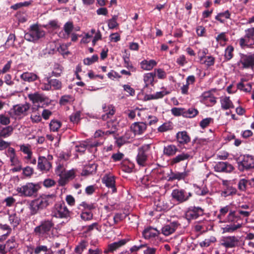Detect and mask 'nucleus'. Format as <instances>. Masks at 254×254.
Returning <instances> with one entry per match:
<instances>
[{
    "label": "nucleus",
    "instance_id": "f257e3e1",
    "mask_svg": "<svg viewBox=\"0 0 254 254\" xmlns=\"http://www.w3.org/2000/svg\"><path fill=\"white\" fill-rule=\"evenodd\" d=\"M5 154L9 159L10 166L12 167L10 171L12 173L20 172L22 170V162L19 159L15 150L11 147H8L5 152Z\"/></svg>",
    "mask_w": 254,
    "mask_h": 254
},
{
    "label": "nucleus",
    "instance_id": "f03ea898",
    "mask_svg": "<svg viewBox=\"0 0 254 254\" xmlns=\"http://www.w3.org/2000/svg\"><path fill=\"white\" fill-rule=\"evenodd\" d=\"M40 189L38 183H27L16 188V190L21 196L32 197L35 196Z\"/></svg>",
    "mask_w": 254,
    "mask_h": 254
},
{
    "label": "nucleus",
    "instance_id": "7ed1b4c3",
    "mask_svg": "<svg viewBox=\"0 0 254 254\" xmlns=\"http://www.w3.org/2000/svg\"><path fill=\"white\" fill-rule=\"evenodd\" d=\"M56 173L60 177L59 184L61 186L65 185L69 179H72L75 176L74 170L65 171L64 166L61 165L57 166Z\"/></svg>",
    "mask_w": 254,
    "mask_h": 254
},
{
    "label": "nucleus",
    "instance_id": "20e7f679",
    "mask_svg": "<svg viewBox=\"0 0 254 254\" xmlns=\"http://www.w3.org/2000/svg\"><path fill=\"white\" fill-rule=\"evenodd\" d=\"M192 195V193L191 192L187 191L183 189H174L171 194L172 200L178 204L188 201Z\"/></svg>",
    "mask_w": 254,
    "mask_h": 254
},
{
    "label": "nucleus",
    "instance_id": "39448f33",
    "mask_svg": "<svg viewBox=\"0 0 254 254\" xmlns=\"http://www.w3.org/2000/svg\"><path fill=\"white\" fill-rule=\"evenodd\" d=\"M54 226V224L51 220H43L41 221L40 225L34 228V232L39 237L47 238Z\"/></svg>",
    "mask_w": 254,
    "mask_h": 254
},
{
    "label": "nucleus",
    "instance_id": "423d86ee",
    "mask_svg": "<svg viewBox=\"0 0 254 254\" xmlns=\"http://www.w3.org/2000/svg\"><path fill=\"white\" fill-rule=\"evenodd\" d=\"M29 108L30 106L27 103L16 105L10 110L9 114L12 118L19 120L26 115Z\"/></svg>",
    "mask_w": 254,
    "mask_h": 254
},
{
    "label": "nucleus",
    "instance_id": "0eeeda50",
    "mask_svg": "<svg viewBox=\"0 0 254 254\" xmlns=\"http://www.w3.org/2000/svg\"><path fill=\"white\" fill-rule=\"evenodd\" d=\"M45 35L44 31L37 25L30 27L29 31L25 34V39L28 41H35Z\"/></svg>",
    "mask_w": 254,
    "mask_h": 254
},
{
    "label": "nucleus",
    "instance_id": "6e6552de",
    "mask_svg": "<svg viewBox=\"0 0 254 254\" xmlns=\"http://www.w3.org/2000/svg\"><path fill=\"white\" fill-rule=\"evenodd\" d=\"M159 232L155 228L149 227L145 229L142 235L145 239L149 240L155 246L158 245L159 242L160 241L158 235Z\"/></svg>",
    "mask_w": 254,
    "mask_h": 254
},
{
    "label": "nucleus",
    "instance_id": "1a4fd4ad",
    "mask_svg": "<svg viewBox=\"0 0 254 254\" xmlns=\"http://www.w3.org/2000/svg\"><path fill=\"white\" fill-rule=\"evenodd\" d=\"M138 152L136 157L137 163L140 166H144L147 158L150 153V145L145 144L138 148Z\"/></svg>",
    "mask_w": 254,
    "mask_h": 254
},
{
    "label": "nucleus",
    "instance_id": "9d476101",
    "mask_svg": "<svg viewBox=\"0 0 254 254\" xmlns=\"http://www.w3.org/2000/svg\"><path fill=\"white\" fill-rule=\"evenodd\" d=\"M240 60L238 63L243 68H253L254 66V53L248 54H240Z\"/></svg>",
    "mask_w": 254,
    "mask_h": 254
},
{
    "label": "nucleus",
    "instance_id": "9b49d317",
    "mask_svg": "<svg viewBox=\"0 0 254 254\" xmlns=\"http://www.w3.org/2000/svg\"><path fill=\"white\" fill-rule=\"evenodd\" d=\"M254 168V157L252 155H244L243 159L238 162V169L241 171Z\"/></svg>",
    "mask_w": 254,
    "mask_h": 254
},
{
    "label": "nucleus",
    "instance_id": "f8f14e48",
    "mask_svg": "<svg viewBox=\"0 0 254 254\" xmlns=\"http://www.w3.org/2000/svg\"><path fill=\"white\" fill-rule=\"evenodd\" d=\"M54 215L59 218H67L69 216V211L64 202H59L55 205Z\"/></svg>",
    "mask_w": 254,
    "mask_h": 254
},
{
    "label": "nucleus",
    "instance_id": "ddd939ff",
    "mask_svg": "<svg viewBox=\"0 0 254 254\" xmlns=\"http://www.w3.org/2000/svg\"><path fill=\"white\" fill-rule=\"evenodd\" d=\"M214 169L217 172L230 173L234 170V167L227 162H219L214 166Z\"/></svg>",
    "mask_w": 254,
    "mask_h": 254
},
{
    "label": "nucleus",
    "instance_id": "4468645a",
    "mask_svg": "<svg viewBox=\"0 0 254 254\" xmlns=\"http://www.w3.org/2000/svg\"><path fill=\"white\" fill-rule=\"evenodd\" d=\"M54 195H43L41 197L36 199V201L39 204L40 207L43 208L48 206L55 200Z\"/></svg>",
    "mask_w": 254,
    "mask_h": 254
},
{
    "label": "nucleus",
    "instance_id": "2eb2a0df",
    "mask_svg": "<svg viewBox=\"0 0 254 254\" xmlns=\"http://www.w3.org/2000/svg\"><path fill=\"white\" fill-rule=\"evenodd\" d=\"M102 182L108 188L112 189L113 192L116 191L115 188V180L114 176L111 174H107L104 176L102 179Z\"/></svg>",
    "mask_w": 254,
    "mask_h": 254
},
{
    "label": "nucleus",
    "instance_id": "dca6fc26",
    "mask_svg": "<svg viewBox=\"0 0 254 254\" xmlns=\"http://www.w3.org/2000/svg\"><path fill=\"white\" fill-rule=\"evenodd\" d=\"M37 167L40 171L46 172L51 168L52 164L46 160V157L40 156L38 160Z\"/></svg>",
    "mask_w": 254,
    "mask_h": 254
},
{
    "label": "nucleus",
    "instance_id": "f3484780",
    "mask_svg": "<svg viewBox=\"0 0 254 254\" xmlns=\"http://www.w3.org/2000/svg\"><path fill=\"white\" fill-rule=\"evenodd\" d=\"M238 242V239L235 236L223 237L221 239V245L226 248L235 247Z\"/></svg>",
    "mask_w": 254,
    "mask_h": 254
},
{
    "label": "nucleus",
    "instance_id": "a211bd4d",
    "mask_svg": "<svg viewBox=\"0 0 254 254\" xmlns=\"http://www.w3.org/2000/svg\"><path fill=\"white\" fill-rule=\"evenodd\" d=\"M8 221L13 228L17 227L21 222L20 215L16 212H8Z\"/></svg>",
    "mask_w": 254,
    "mask_h": 254
},
{
    "label": "nucleus",
    "instance_id": "6ab92c4d",
    "mask_svg": "<svg viewBox=\"0 0 254 254\" xmlns=\"http://www.w3.org/2000/svg\"><path fill=\"white\" fill-rule=\"evenodd\" d=\"M146 124L143 122H136L131 126V129L135 134H141L146 129Z\"/></svg>",
    "mask_w": 254,
    "mask_h": 254
},
{
    "label": "nucleus",
    "instance_id": "aec40b11",
    "mask_svg": "<svg viewBox=\"0 0 254 254\" xmlns=\"http://www.w3.org/2000/svg\"><path fill=\"white\" fill-rule=\"evenodd\" d=\"M177 223H171L170 224L165 225L162 229V233L165 236H169L173 233L177 228Z\"/></svg>",
    "mask_w": 254,
    "mask_h": 254
},
{
    "label": "nucleus",
    "instance_id": "412c9836",
    "mask_svg": "<svg viewBox=\"0 0 254 254\" xmlns=\"http://www.w3.org/2000/svg\"><path fill=\"white\" fill-rule=\"evenodd\" d=\"M221 108L223 110H228L234 108V106L229 97L224 96L220 98Z\"/></svg>",
    "mask_w": 254,
    "mask_h": 254
},
{
    "label": "nucleus",
    "instance_id": "4be33fe9",
    "mask_svg": "<svg viewBox=\"0 0 254 254\" xmlns=\"http://www.w3.org/2000/svg\"><path fill=\"white\" fill-rule=\"evenodd\" d=\"M227 181H223V185L226 186L225 188L221 192V195L223 197H227L236 193L237 190L232 186H227Z\"/></svg>",
    "mask_w": 254,
    "mask_h": 254
},
{
    "label": "nucleus",
    "instance_id": "5701e85b",
    "mask_svg": "<svg viewBox=\"0 0 254 254\" xmlns=\"http://www.w3.org/2000/svg\"><path fill=\"white\" fill-rule=\"evenodd\" d=\"M126 240H121L118 242L113 243L108 245V249L105 251V253L113 252L126 243Z\"/></svg>",
    "mask_w": 254,
    "mask_h": 254
},
{
    "label": "nucleus",
    "instance_id": "b1692460",
    "mask_svg": "<svg viewBox=\"0 0 254 254\" xmlns=\"http://www.w3.org/2000/svg\"><path fill=\"white\" fill-rule=\"evenodd\" d=\"M157 64L156 62L154 60L147 61L144 60L140 63V66L142 69L145 70H150Z\"/></svg>",
    "mask_w": 254,
    "mask_h": 254
},
{
    "label": "nucleus",
    "instance_id": "393cba45",
    "mask_svg": "<svg viewBox=\"0 0 254 254\" xmlns=\"http://www.w3.org/2000/svg\"><path fill=\"white\" fill-rule=\"evenodd\" d=\"M189 174L188 171H185L183 172H176L175 173H171L169 176V180H181L185 179Z\"/></svg>",
    "mask_w": 254,
    "mask_h": 254
},
{
    "label": "nucleus",
    "instance_id": "a878e982",
    "mask_svg": "<svg viewBox=\"0 0 254 254\" xmlns=\"http://www.w3.org/2000/svg\"><path fill=\"white\" fill-rule=\"evenodd\" d=\"M177 141L181 144H186L190 142V138L186 131H180L177 134Z\"/></svg>",
    "mask_w": 254,
    "mask_h": 254
},
{
    "label": "nucleus",
    "instance_id": "bb28decb",
    "mask_svg": "<svg viewBox=\"0 0 254 254\" xmlns=\"http://www.w3.org/2000/svg\"><path fill=\"white\" fill-rule=\"evenodd\" d=\"M14 130V127L11 126H8L0 128V137L7 138L10 136Z\"/></svg>",
    "mask_w": 254,
    "mask_h": 254
},
{
    "label": "nucleus",
    "instance_id": "cd10ccee",
    "mask_svg": "<svg viewBox=\"0 0 254 254\" xmlns=\"http://www.w3.org/2000/svg\"><path fill=\"white\" fill-rule=\"evenodd\" d=\"M39 88L42 90L49 91L51 89V84L50 78L45 77L44 79L39 81Z\"/></svg>",
    "mask_w": 254,
    "mask_h": 254
},
{
    "label": "nucleus",
    "instance_id": "c85d7f7f",
    "mask_svg": "<svg viewBox=\"0 0 254 254\" xmlns=\"http://www.w3.org/2000/svg\"><path fill=\"white\" fill-rule=\"evenodd\" d=\"M20 78L25 81L30 82L37 79L38 76L33 72H25L20 75Z\"/></svg>",
    "mask_w": 254,
    "mask_h": 254
},
{
    "label": "nucleus",
    "instance_id": "c756f323",
    "mask_svg": "<svg viewBox=\"0 0 254 254\" xmlns=\"http://www.w3.org/2000/svg\"><path fill=\"white\" fill-rule=\"evenodd\" d=\"M28 97L33 104L42 103L45 101L44 96L38 93L30 94L28 95Z\"/></svg>",
    "mask_w": 254,
    "mask_h": 254
},
{
    "label": "nucleus",
    "instance_id": "7c9ffc66",
    "mask_svg": "<svg viewBox=\"0 0 254 254\" xmlns=\"http://www.w3.org/2000/svg\"><path fill=\"white\" fill-rule=\"evenodd\" d=\"M178 148L174 145H168L164 147L163 153L165 155L171 156L175 155L177 151Z\"/></svg>",
    "mask_w": 254,
    "mask_h": 254
},
{
    "label": "nucleus",
    "instance_id": "2f4dec72",
    "mask_svg": "<svg viewBox=\"0 0 254 254\" xmlns=\"http://www.w3.org/2000/svg\"><path fill=\"white\" fill-rule=\"evenodd\" d=\"M241 226L242 225L240 223L227 225L225 227L222 228L223 230L222 233H232L240 228Z\"/></svg>",
    "mask_w": 254,
    "mask_h": 254
},
{
    "label": "nucleus",
    "instance_id": "473e14b6",
    "mask_svg": "<svg viewBox=\"0 0 254 254\" xmlns=\"http://www.w3.org/2000/svg\"><path fill=\"white\" fill-rule=\"evenodd\" d=\"M20 150L26 156L25 159H30L33 155L31 146L29 144H22L20 145Z\"/></svg>",
    "mask_w": 254,
    "mask_h": 254
},
{
    "label": "nucleus",
    "instance_id": "72a5a7b5",
    "mask_svg": "<svg viewBox=\"0 0 254 254\" xmlns=\"http://www.w3.org/2000/svg\"><path fill=\"white\" fill-rule=\"evenodd\" d=\"M200 63L204 64L209 67L213 65L215 63V58L212 56H203L200 58Z\"/></svg>",
    "mask_w": 254,
    "mask_h": 254
},
{
    "label": "nucleus",
    "instance_id": "f704fd0d",
    "mask_svg": "<svg viewBox=\"0 0 254 254\" xmlns=\"http://www.w3.org/2000/svg\"><path fill=\"white\" fill-rule=\"evenodd\" d=\"M230 16L231 13L229 10H227L223 12L219 13L215 16V19L223 23L225 22L226 19H229L230 18Z\"/></svg>",
    "mask_w": 254,
    "mask_h": 254
},
{
    "label": "nucleus",
    "instance_id": "c9c22d12",
    "mask_svg": "<svg viewBox=\"0 0 254 254\" xmlns=\"http://www.w3.org/2000/svg\"><path fill=\"white\" fill-rule=\"evenodd\" d=\"M89 145L94 147L96 146V144H89L86 142L80 143L79 144L75 146V151L77 152L83 153L85 151L86 148H87Z\"/></svg>",
    "mask_w": 254,
    "mask_h": 254
},
{
    "label": "nucleus",
    "instance_id": "e433bc0d",
    "mask_svg": "<svg viewBox=\"0 0 254 254\" xmlns=\"http://www.w3.org/2000/svg\"><path fill=\"white\" fill-rule=\"evenodd\" d=\"M6 231V233H3L0 236V241L5 239L6 237L11 233V228L7 224H0V231Z\"/></svg>",
    "mask_w": 254,
    "mask_h": 254
},
{
    "label": "nucleus",
    "instance_id": "4c0bfd02",
    "mask_svg": "<svg viewBox=\"0 0 254 254\" xmlns=\"http://www.w3.org/2000/svg\"><path fill=\"white\" fill-rule=\"evenodd\" d=\"M198 114V110L194 108H190L188 110L184 109V117L191 118L195 117Z\"/></svg>",
    "mask_w": 254,
    "mask_h": 254
},
{
    "label": "nucleus",
    "instance_id": "58836bf2",
    "mask_svg": "<svg viewBox=\"0 0 254 254\" xmlns=\"http://www.w3.org/2000/svg\"><path fill=\"white\" fill-rule=\"evenodd\" d=\"M96 169V166L94 164L87 165L83 169V170L81 173V175L82 176L89 175L92 174L93 172H95Z\"/></svg>",
    "mask_w": 254,
    "mask_h": 254
},
{
    "label": "nucleus",
    "instance_id": "ea45409f",
    "mask_svg": "<svg viewBox=\"0 0 254 254\" xmlns=\"http://www.w3.org/2000/svg\"><path fill=\"white\" fill-rule=\"evenodd\" d=\"M104 128H105V127ZM106 128L109 129L105 131L106 135L113 133L117 129L116 123L111 121L107 122L106 125Z\"/></svg>",
    "mask_w": 254,
    "mask_h": 254
},
{
    "label": "nucleus",
    "instance_id": "a19ab883",
    "mask_svg": "<svg viewBox=\"0 0 254 254\" xmlns=\"http://www.w3.org/2000/svg\"><path fill=\"white\" fill-rule=\"evenodd\" d=\"M216 40L219 43L220 45L224 46L228 41V38L226 36V33L225 32H222L217 35L216 37Z\"/></svg>",
    "mask_w": 254,
    "mask_h": 254
},
{
    "label": "nucleus",
    "instance_id": "79ce46f5",
    "mask_svg": "<svg viewBox=\"0 0 254 254\" xmlns=\"http://www.w3.org/2000/svg\"><path fill=\"white\" fill-rule=\"evenodd\" d=\"M190 157V155L189 153H183L181 154L178 155L176 157L172 159L173 163H177L182 161L187 160Z\"/></svg>",
    "mask_w": 254,
    "mask_h": 254
},
{
    "label": "nucleus",
    "instance_id": "37998d69",
    "mask_svg": "<svg viewBox=\"0 0 254 254\" xmlns=\"http://www.w3.org/2000/svg\"><path fill=\"white\" fill-rule=\"evenodd\" d=\"M61 125V122L56 120H53L51 121L49 126L51 131H57L60 128Z\"/></svg>",
    "mask_w": 254,
    "mask_h": 254
},
{
    "label": "nucleus",
    "instance_id": "c03bdc74",
    "mask_svg": "<svg viewBox=\"0 0 254 254\" xmlns=\"http://www.w3.org/2000/svg\"><path fill=\"white\" fill-rule=\"evenodd\" d=\"M154 76V74L152 72L147 73L144 75L143 80L146 86L153 83Z\"/></svg>",
    "mask_w": 254,
    "mask_h": 254
},
{
    "label": "nucleus",
    "instance_id": "a18cd8bd",
    "mask_svg": "<svg viewBox=\"0 0 254 254\" xmlns=\"http://www.w3.org/2000/svg\"><path fill=\"white\" fill-rule=\"evenodd\" d=\"M118 16L114 15L112 18L108 21V26L109 29H113L118 27L119 24L117 22Z\"/></svg>",
    "mask_w": 254,
    "mask_h": 254
},
{
    "label": "nucleus",
    "instance_id": "49530a36",
    "mask_svg": "<svg viewBox=\"0 0 254 254\" xmlns=\"http://www.w3.org/2000/svg\"><path fill=\"white\" fill-rule=\"evenodd\" d=\"M216 241V239L214 237L211 236L209 238L205 239L204 241L199 243V246L201 247H208L212 243H214Z\"/></svg>",
    "mask_w": 254,
    "mask_h": 254
},
{
    "label": "nucleus",
    "instance_id": "de8ad7c7",
    "mask_svg": "<svg viewBox=\"0 0 254 254\" xmlns=\"http://www.w3.org/2000/svg\"><path fill=\"white\" fill-rule=\"evenodd\" d=\"M173 128L172 124L170 122H166L164 123L163 125L160 126L158 128V130L159 132H163L170 130H171Z\"/></svg>",
    "mask_w": 254,
    "mask_h": 254
},
{
    "label": "nucleus",
    "instance_id": "09e8293b",
    "mask_svg": "<svg viewBox=\"0 0 254 254\" xmlns=\"http://www.w3.org/2000/svg\"><path fill=\"white\" fill-rule=\"evenodd\" d=\"M107 108L108 110H106V107L104 108V111L106 112V115L102 116L104 120L113 115L115 112V108L112 105H109Z\"/></svg>",
    "mask_w": 254,
    "mask_h": 254
},
{
    "label": "nucleus",
    "instance_id": "8fccbe9b",
    "mask_svg": "<svg viewBox=\"0 0 254 254\" xmlns=\"http://www.w3.org/2000/svg\"><path fill=\"white\" fill-rule=\"evenodd\" d=\"M88 244L85 241H82L75 248V252L77 254H81L83 251L86 248Z\"/></svg>",
    "mask_w": 254,
    "mask_h": 254
},
{
    "label": "nucleus",
    "instance_id": "3c124183",
    "mask_svg": "<svg viewBox=\"0 0 254 254\" xmlns=\"http://www.w3.org/2000/svg\"><path fill=\"white\" fill-rule=\"evenodd\" d=\"M10 115L0 114V124L3 126H7L10 123Z\"/></svg>",
    "mask_w": 254,
    "mask_h": 254
},
{
    "label": "nucleus",
    "instance_id": "603ef678",
    "mask_svg": "<svg viewBox=\"0 0 254 254\" xmlns=\"http://www.w3.org/2000/svg\"><path fill=\"white\" fill-rule=\"evenodd\" d=\"M170 93V92L166 91L165 89H162V90L157 92L152 95H151V99H157L159 98H162L165 95L168 94Z\"/></svg>",
    "mask_w": 254,
    "mask_h": 254
},
{
    "label": "nucleus",
    "instance_id": "864d4df0",
    "mask_svg": "<svg viewBox=\"0 0 254 254\" xmlns=\"http://www.w3.org/2000/svg\"><path fill=\"white\" fill-rule=\"evenodd\" d=\"M186 216L187 219H194L198 217V214L195 209H190L186 213Z\"/></svg>",
    "mask_w": 254,
    "mask_h": 254
},
{
    "label": "nucleus",
    "instance_id": "5fc2aeb1",
    "mask_svg": "<svg viewBox=\"0 0 254 254\" xmlns=\"http://www.w3.org/2000/svg\"><path fill=\"white\" fill-rule=\"evenodd\" d=\"M80 217L84 221H88L92 219L93 214L90 210H85L81 213Z\"/></svg>",
    "mask_w": 254,
    "mask_h": 254
},
{
    "label": "nucleus",
    "instance_id": "6e6d98bb",
    "mask_svg": "<svg viewBox=\"0 0 254 254\" xmlns=\"http://www.w3.org/2000/svg\"><path fill=\"white\" fill-rule=\"evenodd\" d=\"M194 187L195 188V192L198 195H204L209 192V190L206 188H203L201 189L200 187L196 185H194Z\"/></svg>",
    "mask_w": 254,
    "mask_h": 254
},
{
    "label": "nucleus",
    "instance_id": "4d7b16f0",
    "mask_svg": "<svg viewBox=\"0 0 254 254\" xmlns=\"http://www.w3.org/2000/svg\"><path fill=\"white\" fill-rule=\"evenodd\" d=\"M234 51V48L232 46H228L225 51V58L227 60H230L233 57V52Z\"/></svg>",
    "mask_w": 254,
    "mask_h": 254
},
{
    "label": "nucleus",
    "instance_id": "13d9d810",
    "mask_svg": "<svg viewBox=\"0 0 254 254\" xmlns=\"http://www.w3.org/2000/svg\"><path fill=\"white\" fill-rule=\"evenodd\" d=\"M238 218H239V217L235 215V212L234 211H230L227 217L226 220L223 221V222H234L236 221Z\"/></svg>",
    "mask_w": 254,
    "mask_h": 254
},
{
    "label": "nucleus",
    "instance_id": "bf43d9fd",
    "mask_svg": "<svg viewBox=\"0 0 254 254\" xmlns=\"http://www.w3.org/2000/svg\"><path fill=\"white\" fill-rule=\"evenodd\" d=\"M229 206L228 205L224 206L220 209L218 217L220 219V222H223V220H222V219L226 214L229 212Z\"/></svg>",
    "mask_w": 254,
    "mask_h": 254
},
{
    "label": "nucleus",
    "instance_id": "052dcab7",
    "mask_svg": "<svg viewBox=\"0 0 254 254\" xmlns=\"http://www.w3.org/2000/svg\"><path fill=\"white\" fill-rule=\"evenodd\" d=\"M213 119L211 118H207L203 119L199 123L200 127L204 129L213 123Z\"/></svg>",
    "mask_w": 254,
    "mask_h": 254
},
{
    "label": "nucleus",
    "instance_id": "680f3d73",
    "mask_svg": "<svg viewBox=\"0 0 254 254\" xmlns=\"http://www.w3.org/2000/svg\"><path fill=\"white\" fill-rule=\"evenodd\" d=\"M248 187V180L245 179H241L238 183V188L240 190L245 191Z\"/></svg>",
    "mask_w": 254,
    "mask_h": 254
},
{
    "label": "nucleus",
    "instance_id": "e2e57ef3",
    "mask_svg": "<svg viewBox=\"0 0 254 254\" xmlns=\"http://www.w3.org/2000/svg\"><path fill=\"white\" fill-rule=\"evenodd\" d=\"M98 57L97 55H94L90 58H87L83 61V63L86 65H90L95 62L97 61Z\"/></svg>",
    "mask_w": 254,
    "mask_h": 254
},
{
    "label": "nucleus",
    "instance_id": "0e129e2a",
    "mask_svg": "<svg viewBox=\"0 0 254 254\" xmlns=\"http://www.w3.org/2000/svg\"><path fill=\"white\" fill-rule=\"evenodd\" d=\"M64 30L68 37L73 29V23L71 22H67L64 25Z\"/></svg>",
    "mask_w": 254,
    "mask_h": 254
},
{
    "label": "nucleus",
    "instance_id": "69168bd1",
    "mask_svg": "<svg viewBox=\"0 0 254 254\" xmlns=\"http://www.w3.org/2000/svg\"><path fill=\"white\" fill-rule=\"evenodd\" d=\"M30 209L31 210V213L32 214H35L37 213L38 210L39 209H41V208L40 207L39 204L35 200L31 202L30 206Z\"/></svg>",
    "mask_w": 254,
    "mask_h": 254
},
{
    "label": "nucleus",
    "instance_id": "338daca9",
    "mask_svg": "<svg viewBox=\"0 0 254 254\" xmlns=\"http://www.w3.org/2000/svg\"><path fill=\"white\" fill-rule=\"evenodd\" d=\"M80 112L77 111L73 113L70 117V120L74 124H77L80 120Z\"/></svg>",
    "mask_w": 254,
    "mask_h": 254
},
{
    "label": "nucleus",
    "instance_id": "774afa93",
    "mask_svg": "<svg viewBox=\"0 0 254 254\" xmlns=\"http://www.w3.org/2000/svg\"><path fill=\"white\" fill-rule=\"evenodd\" d=\"M154 75H156L159 79H164L166 77V72L162 69L158 68L154 70Z\"/></svg>",
    "mask_w": 254,
    "mask_h": 254
}]
</instances>
